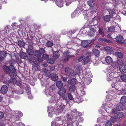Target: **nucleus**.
Returning <instances> with one entry per match:
<instances>
[{
    "label": "nucleus",
    "mask_w": 126,
    "mask_h": 126,
    "mask_svg": "<svg viewBox=\"0 0 126 126\" xmlns=\"http://www.w3.org/2000/svg\"><path fill=\"white\" fill-rule=\"evenodd\" d=\"M53 86H52L48 89L46 90L45 92L46 95L48 96H49L50 99L49 102L51 103H55L57 101V99L56 95L52 96L53 91Z\"/></svg>",
    "instance_id": "obj_1"
},
{
    "label": "nucleus",
    "mask_w": 126,
    "mask_h": 126,
    "mask_svg": "<svg viewBox=\"0 0 126 126\" xmlns=\"http://www.w3.org/2000/svg\"><path fill=\"white\" fill-rule=\"evenodd\" d=\"M114 107V106L113 105L111 104H108L107 105H105L104 106H102V108H103L105 110H106L104 113L106 112L108 113H111L112 114H114L116 112L117 110H115L114 109H113Z\"/></svg>",
    "instance_id": "obj_2"
},
{
    "label": "nucleus",
    "mask_w": 126,
    "mask_h": 126,
    "mask_svg": "<svg viewBox=\"0 0 126 126\" xmlns=\"http://www.w3.org/2000/svg\"><path fill=\"white\" fill-rule=\"evenodd\" d=\"M65 105L63 104H61L60 106H58V107H57L54 108V107H51L50 108V110L48 108V109L49 110H51V109H52V110L53 109L54 110V112H55V114H57L60 113L61 111H62L64 109Z\"/></svg>",
    "instance_id": "obj_3"
},
{
    "label": "nucleus",
    "mask_w": 126,
    "mask_h": 126,
    "mask_svg": "<svg viewBox=\"0 0 126 126\" xmlns=\"http://www.w3.org/2000/svg\"><path fill=\"white\" fill-rule=\"evenodd\" d=\"M3 69L4 71L7 74H9L11 71L12 73H14L15 71V69L14 67L12 65H10L9 67L7 66H4L3 67Z\"/></svg>",
    "instance_id": "obj_4"
},
{
    "label": "nucleus",
    "mask_w": 126,
    "mask_h": 126,
    "mask_svg": "<svg viewBox=\"0 0 126 126\" xmlns=\"http://www.w3.org/2000/svg\"><path fill=\"white\" fill-rule=\"evenodd\" d=\"M121 27L120 25L117 24L115 26L114 28L113 27L109 28L108 30L109 32L111 33H113L114 32H117L121 31Z\"/></svg>",
    "instance_id": "obj_5"
},
{
    "label": "nucleus",
    "mask_w": 126,
    "mask_h": 126,
    "mask_svg": "<svg viewBox=\"0 0 126 126\" xmlns=\"http://www.w3.org/2000/svg\"><path fill=\"white\" fill-rule=\"evenodd\" d=\"M115 73H116V72H115L114 73L112 72H110L109 73L107 74V80L108 81H110L113 78L114 76V74Z\"/></svg>",
    "instance_id": "obj_6"
},
{
    "label": "nucleus",
    "mask_w": 126,
    "mask_h": 126,
    "mask_svg": "<svg viewBox=\"0 0 126 126\" xmlns=\"http://www.w3.org/2000/svg\"><path fill=\"white\" fill-rule=\"evenodd\" d=\"M66 90L64 88H61L58 91V94L61 96H63L65 94Z\"/></svg>",
    "instance_id": "obj_7"
},
{
    "label": "nucleus",
    "mask_w": 126,
    "mask_h": 126,
    "mask_svg": "<svg viewBox=\"0 0 126 126\" xmlns=\"http://www.w3.org/2000/svg\"><path fill=\"white\" fill-rule=\"evenodd\" d=\"M119 70L122 73H126V65L125 64L121 65L119 66Z\"/></svg>",
    "instance_id": "obj_8"
},
{
    "label": "nucleus",
    "mask_w": 126,
    "mask_h": 126,
    "mask_svg": "<svg viewBox=\"0 0 126 126\" xmlns=\"http://www.w3.org/2000/svg\"><path fill=\"white\" fill-rule=\"evenodd\" d=\"M14 73H13L11 74V78L10 80V82H12L13 83H16V80L15 78L16 75Z\"/></svg>",
    "instance_id": "obj_9"
},
{
    "label": "nucleus",
    "mask_w": 126,
    "mask_h": 126,
    "mask_svg": "<svg viewBox=\"0 0 126 126\" xmlns=\"http://www.w3.org/2000/svg\"><path fill=\"white\" fill-rule=\"evenodd\" d=\"M8 88L7 86L6 85H3L1 88V92L3 94L6 93L8 91Z\"/></svg>",
    "instance_id": "obj_10"
},
{
    "label": "nucleus",
    "mask_w": 126,
    "mask_h": 126,
    "mask_svg": "<svg viewBox=\"0 0 126 126\" xmlns=\"http://www.w3.org/2000/svg\"><path fill=\"white\" fill-rule=\"evenodd\" d=\"M71 114L73 116H77L81 114L80 113L77 111L76 109H73L71 110Z\"/></svg>",
    "instance_id": "obj_11"
},
{
    "label": "nucleus",
    "mask_w": 126,
    "mask_h": 126,
    "mask_svg": "<svg viewBox=\"0 0 126 126\" xmlns=\"http://www.w3.org/2000/svg\"><path fill=\"white\" fill-rule=\"evenodd\" d=\"M116 42L120 44H122L123 43L122 41L123 38V37L121 35L119 36L116 38Z\"/></svg>",
    "instance_id": "obj_12"
},
{
    "label": "nucleus",
    "mask_w": 126,
    "mask_h": 126,
    "mask_svg": "<svg viewBox=\"0 0 126 126\" xmlns=\"http://www.w3.org/2000/svg\"><path fill=\"white\" fill-rule=\"evenodd\" d=\"M104 49L107 52L110 53V54H112L113 52L112 49L111 48L106 46L104 47Z\"/></svg>",
    "instance_id": "obj_13"
},
{
    "label": "nucleus",
    "mask_w": 126,
    "mask_h": 126,
    "mask_svg": "<svg viewBox=\"0 0 126 126\" xmlns=\"http://www.w3.org/2000/svg\"><path fill=\"white\" fill-rule=\"evenodd\" d=\"M105 60L108 64H110L112 63L113 60L112 58L110 56H107L105 58Z\"/></svg>",
    "instance_id": "obj_14"
},
{
    "label": "nucleus",
    "mask_w": 126,
    "mask_h": 126,
    "mask_svg": "<svg viewBox=\"0 0 126 126\" xmlns=\"http://www.w3.org/2000/svg\"><path fill=\"white\" fill-rule=\"evenodd\" d=\"M4 111L7 113L9 114H10L12 113V114L14 115V111L11 112V110L10 108L8 106H6L4 109Z\"/></svg>",
    "instance_id": "obj_15"
},
{
    "label": "nucleus",
    "mask_w": 126,
    "mask_h": 126,
    "mask_svg": "<svg viewBox=\"0 0 126 126\" xmlns=\"http://www.w3.org/2000/svg\"><path fill=\"white\" fill-rule=\"evenodd\" d=\"M88 35L90 36H93L94 35V30L93 28H90L88 31Z\"/></svg>",
    "instance_id": "obj_16"
},
{
    "label": "nucleus",
    "mask_w": 126,
    "mask_h": 126,
    "mask_svg": "<svg viewBox=\"0 0 126 126\" xmlns=\"http://www.w3.org/2000/svg\"><path fill=\"white\" fill-rule=\"evenodd\" d=\"M124 106L123 105L120 103L118 104L117 105L116 107V110L117 111L121 110L123 109Z\"/></svg>",
    "instance_id": "obj_17"
},
{
    "label": "nucleus",
    "mask_w": 126,
    "mask_h": 126,
    "mask_svg": "<svg viewBox=\"0 0 126 126\" xmlns=\"http://www.w3.org/2000/svg\"><path fill=\"white\" fill-rule=\"evenodd\" d=\"M6 53L4 51H1L0 52V60H2L6 56Z\"/></svg>",
    "instance_id": "obj_18"
},
{
    "label": "nucleus",
    "mask_w": 126,
    "mask_h": 126,
    "mask_svg": "<svg viewBox=\"0 0 126 126\" xmlns=\"http://www.w3.org/2000/svg\"><path fill=\"white\" fill-rule=\"evenodd\" d=\"M87 2V4L91 7H94L95 5V3L93 0H90L88 1Z\"/></svg>",
    "instance_id": "obj_19"
},
{
    "label": "nucleus",
    "mask_w": 126,
    "mask_h": 126,
    "mask_svg": "<svg viewBox=\"0 0 126 126\" xmlns=\"http://www.w3.org/2000/svg\"><path fill=\"white\" fill-rule=\"evenodd\" d=\"M26 92L27 94L28 95V98L30 99H32L33 98L31 94V93L30 92V89L29 88H27L26 89Z\"/></svg>",
    "instance_id": "obj_20"
},
{
    "label": "nucleus",
    "mask_w": 126,
    "mask_h": 126,
    "mask_svg": "<svg viewBox=\"0 0 126 126\" xmlns=\"http://www.w3.org/2000/svg\"><path fill=\"white\" fill-rule=\"evenodd\" d=\"M111 17L109 15H106L103 17V19L106 22L109 21Z\"/></svg>",
    "instance_id": "obj_21"
},
{
    "label": "nucleus",
    "mask_w": 126,
    "mask_h": 126,
    "mask_svg": "<svg viewBox=\"0 0 126 126\" xmlns=\"http://www.w3.org/2000/svg\"><path fill=\"white\" fill-rule=\"evenodd\" d=\"M64 0H60L57 1L56 2V4L57 5L60 7H62L63 6V4Z\"/></svg>",
    "instance_id": "obj_22"
},
{
    "label": "nucleus",
    "mask_w": 126,
    "mask_h": 126,
    "mask_svg": "<svg viewBox=\"0 0 126 126\" xmlns=\"http://www.w3.org/2000/svg\"><path fill=\"white\" fill-rule=\"evenodd\" d=\"M126 102V97L124 96L121 98L120 103L122 104H125Z\"/></svg>",
    "instance_id": "obj_23"
},
{
    "label": "nucleus",
    "mask_w": 126,
    "mask_h": 126,
    "mask_svg": "<svg viewBox=\"0 0 126 126\" xmlns=\"http://www.w3.org/2000/svg\"><path fill=\"white\" fill-rule=\"evenodd\" d=\"M51 107H51V106H50V107H48L47 108V111L49 112H49L48 116L50 117H52V113L53 112H54V113H55V112H54V110H53V109L52 110V109H51V110H49L48 109V108H49V109L50 110V108Z\"/></svg>",
    "instance_id": "obj_24"
},
{
    "label": "nucleus",
    "mask_w": 126,
    "mask_h": 126,
    "mask_svg": "<svg viewBox=\"0 0 126 126\" xmlns=\"http://www.w3.org/2000/svg\"><path fill=\"white\" fill-rule=\"evenodd\" d=\"M100 53L99 51L98 50H94L93 51V54L96 57H98L99 56Z\"/></svg>",
    "instance_id": "obj_25"
},
{
    "label": "nucleus",
    "mask_w": 126,
    "mask_h": 126,
    "mask_svg": "<svg viewBox=\"0 0 126 126\" xmlns=\"http://www.w3.org/2000/svg\"><path fill=\"white\" fill-rule=\"evenodd\" d=\"M89 44V42L88 41H82L81 43V45L82 46L85 47H87Z\"/></svg>",
    "instance_id": "obj_26"
},
{
    "label": "nucleus",
    "mask_w": 126,
    "mask_h": 126,
    "mask_svg": "<svg viewBox=\"0 0 126 126\" xmlns=\"http://www.w3.org/2000/svg\"><path fill=\"white\" fill-rule=\"evenodd\" d=\"M43 72L45 75L47 76H49L50 75L49 71L47 69H44Z\"/></svg>",
    "instance_id": "obj_27"
},
{
    "label": "nucleus",
    "mask_w": 126,
    "mask_h": 126,
    "mask_svg": "<svg viewBox=\"0 0 126 126\" xmlns=\"http://www.w3.org/2000/svg\"><path fill=\"white\" fill-rule=\"evenodd\" d=\"M90 59L88 56H87L83 59V62L84 64L90 62Z\"/></svg>",
    "instance_id": "obj_28"
},
{
    "label": "nucleus",
    "mask_w": 126,
    "mask_h": 126,
    "mask_svg": "<svg viewBox=\"0 0 126 126\" xmlns=\"http://www.w3.org/2000/svg\"><path fill=\"white\" fill-rule=\"evenodd\" d=\"M51 77L52 80L54 81H56L58 78V76L55 74H52L51 75Z\"/></svg>",
    "instance_id": "obj_29"
},
{
    "label": "nucleus",
    "mask_w": 126,
    "mask_h": 126,
    "mask_svg": "<svg viewBox=\"0 0 126 126\" xmlns=\"http://www.w3.org/2000/svg\"><path fill=\"white\" fill-rule=\"evenodd\" d=\"M115 56L120 58H121L123 57V54L121 52H117L115 53Z\"/></svg>",
    "instance_id": "obj_30"
},
{
    "label": "nucleus",
    "mask_w": 126,
    "mask_h": 126,
    "mask_svg": "<svg viewBox=\"0 0 126 126\" xmlns=\"http://www.w3.org/2000/svg\"><path fill=\"white\" fill-rule=\"evenodd\" d=\"M85 83L87 85L89 84L91 81V79L90 78H87L85 79Z\"/></svg>",
    "instance_id": "obj_31"
},
{
    "label": "nucleus",
    "mask_w": 126,
    "mask_h": 126,
    "mask_svg": "<svg viewBox=\"0 0 126 126\" xmlns=\"http://www.w3.org/2000/svg\"><path fill=\"white\" fill-rule=\"evenodd\" d=\"M56 86L58 88H59L63 86V84L62 82L60 81H57L56 83Z\"/></svg>",
    "instance_id": "obj_32"
},
{
    "label": "nucleus",
    "mask_w": 126,
    "mask_h": 126,
    "mask_svg": "<svg viewBox=\"0 0 126 126\" xmlns=\"http://www.w3.org/2000/svg\"><path fill=\"white\" fill-rule=\"evenodd\" d=\"M123 116L124 114L122 112H119L117 114L116 117L118 119H120Z\"/></svg>",
    "instance_id": "obj_33"
},
{
    "label": "nucleus",
    "mask_w": 126,
    "mask_h": 126,
    "mask_svg": "<svg viewBox=\"0 0 126 126\" xmlns=\"http://www.w3.org/2000/svg\"><path fill=\"white\" fill-rule=\"evenodd\" d=\"M70 82V84L72 85H73L75 84L76 83V79L75 78H72L71 79Z\"/></svg>",
    "instance_id": "obj_34"
},
{
    "label": "nucleus",
    "mask_w": 126,
    "mask_h": 126,
    "mask_svg": "<svg viewBox=\"0 0 126 126\" xmlns=\"http://www.w3.org/2000/svg\"><path fill=\"white\" fill-rule=\"evenodd\" d=\"M20 55L21 58L23 59H25L27 57L26 54L23 52H21L20 53Z\"/></svg>",
    "instance_id": "obj_35"
},
{
    "label": "nucleus",
    "mask_w": 126,
    "mask_h": 126,
    "mask_svg": "<svg viewBox=\"0 0 126 126\" xmlns=\"http://www.w3.org/2000/svg\"><path fill=\"white\" fill-rule=\"evenodd\" d=\"M69 91L70 92H74L76 91V89L75 86L72 85L70 86L69 87Z\"/></svg>",
    "instance_id": "obj_36"
},
{
    "label": "nucleus",
    "mask_w": 126,
    "mask_h": 126,
    "mask_svg": "<svg viewBox=\"0 0 126 126\" xmlns=\"http://www.w3.org/2000/svg\"><path fill=\"white\" fill-rule=\"evenodd\" d=\"M15 116L19 115L20 116H23V114L22 113L19 111V112L18 111H14V114Z\"/></svg>",
    "instance_id": "obj_37"
},
{
    "label": "nucleus",
    "mask_w": 126,
    "mask_h": 126,
    "mask_svg": "<svg viewBox=\"0 0 126 126\" xmlns=\"http://www.w3.org/2000/svg\"><path fill=\"white\" fill-rule=\"evenodd\" d=\"M59 57L58 52L57 51H56L53 53V57L54 59H56Z\"/></svg>",
    "instance_id": "obj_38"
},
{
    "label": "nucleus",
    "mask_w": 126,
    "mask_h": 126,
    "mask_svg": "<svg viewBox=\"0 0 126 126\" xmlns=\"http://www.w3.org/2000/svg\"><path fill=\"white\" fill-rule=\"evenodd\" d=\"M117 94H124L126 93V90L125 89L123 90L122 91L117 90Z\"/></svg>",
    "instance_id": "obj_39"
},
{
    "label": "nucleus",
    "mask_w": 126,
    "mask_h": 126,
    "mask_svg": "<svg viewBox=\"0 0 126 126\" xmlns=\"http://www.w3.org/2000/svg\"><path fill=\"white\" fill-rule=\"evenodd\" d=\"M79 8H77L76 10H75L74 12H73L71 15V16L72 17H73L75 16L76 14L78 13V12Z\"/></svg>",
    "instance_id": "obj_40"
},
{
    "label": "nucleus",
    "mask_w": 126,
    "mask_h": 126,
    "mask_svg": "<svg viewBox=\"0 0 126 126\" xmlns=\"http://www.w3.org/2000/svg\"><path fill=\"white\" fill-rule=\"evenodd\" d=\"M122 81H126V74L122 75L120 77Z\"/></svg>",
    "instance_id": "obj_41"
},
{
    "label": "nucleus",
    "mask_w": 126,
    "mask_h": 126,
    "mask_svg": "<svg viewBox=\"0 0 126 126\" xmlns=\"http://www.w3.org/2000/svg\"><path fill=\"white\" fill-rule=\"evenodd\" d=\"M18 44L20 47H23L24 46L25 43L22 41H19L18 42Z\"/></svg>",
    "instance_id": "obj_42"
},
{
    "label": "nucleus",
    "mask_w": 126,
    "mask_h": 126,
    "mask_svg": "<svg viewBox=\"0 0 126 126\" xmlns=\"http://www.w3.org/2000/svg\"><path fill=\"white\" fill-rule=\"evenodd\" d=\"M98 32L99 33V34L100 35H101L102 36H104V32L103 31V30L102 29L99 28V29L98 31Z\"/></svg>",
    "instance_id": "obj_43"
},
{
    "label": "nucleus",
    "mask_w": 126,
    "mask_h": 126,
    "mask_svg": "<svg viewBox=\"0 0 126 126\" xmlns=\"http://www.w3.org/2000/svg\"><path fill=\"white\" fill-rule=\"evenodd\" d=\"M27 52L28 54L31 55L33 54L34 52L32 49H29L27 50Z\"/></svg>",
    "instance_id": "obj_44"
},
{
    "label": "nucleus",
    "mask_w": 126,
    "mask_h": 126,
    "mask_svg": "<svg viewBox=\"0 0 126 126\" xmlns=\"http://www.w3.org/2000/svg\"><path fill=\"white\" fill-rule=\"evenodd\" d=\"M117 63L119 65H122V64H123V61H122V60L121 59H118L117 61Z\"/></svg>",
    "instance_id": "obj_45"
},
{
    "label": "nucleus",
    "mask_w": 126,
    "mask_h": 126,
    "mask_svg": "<svg viewBox=\"0 0 126 126\" xmlns=\"http://www.w3.org/2000/svg\"><path fill=\"white\" fill-rule=\"evenodd\" d=\"M115 11L114 9H112L110 11L109 14L111 16H113L115 14Z\"/></svg>",
    "instance_id": "obj_46"
},
{
    "label": "nucleus",
    "mask_w": 126,
    "mask_h": 126,
    "mask_svg": "<svg viewBox=\"0 0 126 126\" xmlns=\"http://www.w3.org/2000/svg\"><path fill=\"white\" fill-rule=\"evenodd\" d=\"M85 92L84 90H82L80 91L79 94V97H82L85 94Z\"/></svg>",
    "instance_id": "obj_47"
},
{
    "label": "nucleus",
    "mask_w": 126,
    "mask_h": 126,
    "mask_svg": "<svg viewBox=\"0 0 126 126\" xmlns=\"http://www.w3.org/2000/svg\"><path fill=\"white\" fill-rule=\"evenodd\" d=\"M40 53L38 50H37L35 52V56L37 57H40L41 56V55Z\"/></svg>",
    "instance_id": "obj_48"
},
{
    "label": "nucleus",
    "mask_w": 126,
    "mask_h": 126,
    "mask_svg": "<svg viewBox=\"0 0 126 126\" xmlns=\"http://www.w3.org/2000/svg\"><path fill=\"white\" fill-rule=\"evenodd\" d=\"M47 46L48 47H51L53 45V43L51 41H49L47 42L46 43Z\"/></svg>",
    "instance_id": "obj_49"
},
{
    "label": "nucleus",
    "mask_w": 126,
    "mask_h": 126,
    "mask_svg": "<svg viewBox=\"0 0 126 126\" xmlns=\"http://www.w3.org/2000/svg\"><path fill=\"white\" fill-rule=\"evenodd\" d=\"M72 2L71 0H66V5L67 6H68Z\"/></svg>",
    "instance_id": "obj_50"
},
{
    "label": "nucleus",
    "mask_w": 126,
    "mask_h": 126,
    "mask_svg": "<svg viewBox=\"0 0 126 126\" xmlns=\"http://www.w3.org/2000/svg\"><path fill=\"white\" fill-rule=\"evenodd\" d=\"M79 8L78 12L79 13L80 11H82V10L83 9V8L81 7V6L80 5H79L78 6V7L77 8Z\"/></svg>",
    "instance_id": "obj_51"
},
{
    "label": "nucleus",
    "mask_w": 126,
    "mask_h": 126,
    "mask_svg": "<svg viewBox=\"0 0 126 126\" xmlns=\"http://www.w3.org/2000/svg\"><path fill=\"white\" fill-rule=\"evenodd\" d=\"M115 19H116L118 21H120L121 20V19L119 15H116V16L115 17Z\"/></svg>",
    "instance_id": "obj_52"
},
{
    "label": "nucleus",
    "mask_w": 126,
    "mask_h": 126,
    "mask_svg": "<svg viewBox=\"0 0 126 126\" xmlns=\"http://www.w3.org/2000/svg\"><path fill=\"white\" fill-rule=\"evenodd\" d=\"M105 126H112V123L110 121L107 122L105 125Z\"/></svg>",
    "instance_id": "obj_53"
},
{
    "label": "nucleus",
    "mask_w": 126,
    "mask_h": 126,
    "mask_svg": "<svg viewBox=\"0 0 126 126\" xmlns=\"http://www.w3.org/2000/svg\"><path fill=\"white\" fill-rule=\"evenodd\" d=\"M48 62L49 63L53 64L54 62V60L52 59H49L48 60Z\"/></svg>",
    "instance_id": "obj_54"
},
{
    "label": "nucleus",
    "mask_w": 126,
    "mask_h": 126,
    "mask_svg": "<svg viewBox=\"0 0 126 126\" xmlns=\"http://www.w3.org/2000/svg\"><path fill=\"white\" fill-rule=\"evenodd\" d=\"M67 126H73L72 122L71 120L68 121Z\"/></svg>",
    "instance_id": "obj_55"
},
{
    "label": "nucleus",
    "mask_w": 126,
    "mask_h": 126,
    "mask_svg": "<svg viewBox=\"0 0 126 126\" xmlns=\"http://www.w3.org/2000/svg\"><path fill=\"white\" fill-rule=\"evenodd\" d=\"M81 68L80 67L78 68V69L76 68V71L77 73V74H79L80 73V71L81 70Z\"/></svg>",
    "instance_id": "obj_56"
},
{
    "label": "nucleus",
    "mask_w": 126,
    "mask_h": 126,
    "mask_svg": "<svg viewBox=\"0 0 126 126\" xmlns=\"http://www.w3.org/2000/svg\"><path fill=\"white\" fill-rule=\"evenodd\" d=\"M43 58L45 59H47L49 57V56L46 54H44L42 56Z\"/></svg>",
    "instance_id": "obj_57"
},
{
    "label": "nucleus",
    "mask_w": 126,
    "mask_h": 126,
    "mask_svg": "<svg viewBox=\"0 0 126 126\" xmlns=\"http://www.w3.org/2000/svg\"><path fill=\"white\" fill-rule=\"evenodd\" d=\"M84 56H81L78 59V61L79 62H81L82 61V60L84 59Z\"/></svg>",
    "instance_id": "obj_58"
},
{
    "label": "nucleus",
    "mask_w": 126,
    "mask_h": 126,
    "mask_svg": "<svg viewBox=\"0 0 126 126\" xmlns=\"http://www.w3.org/2000/svg\"><path fill=\"white\" fill-rule=\"evenodd\" d=\"M68 97L71 100H72L73 99V98L71 94L70 93H69L68 94Z\"/></svg>",
    "instance_id": "obj_59"
},
{
    "label": "nucleus",
    "mask_w": 126,
    "mask_h": 126,
    "mask_svg": "<svg viewBox=\"0 0 126 126\" xmlns=\"http://www.w3.org/2000/svg\"><path fill=\"white\" fill-rule=\"evenodd\" d=\"M38 51L41 55H42L43 53H44L45 52L44 49L43 48H41Z\"/></svg>",
    "instance_id": "obj_60"
},
{
    "label": "nucleus",
    "mask_w": 126,
    "mask_h": 126,
    "mask_svg": "<svg viewBox=\"0 0 126 126\" xmlns=\"http://www.w3.org/2000/svg\"><path fill=\"white\" fill-rule=\"evenodd\" d=\"M67 77H65L62 76L61 77V78L63 80L64 82H66L67 81Z\"/></svg>",
    "instance_id": "obj_61"
},
{
    "label": "nucleus",
    "mask_w": 126,
    "mask_h": 126,
    "mask_svg": "<svg viewBox=\"0 0 126 126\" xmlns=\"http://www.w3.org/2000/svg\"><path fill=\"white\" fill-rule=\"evenodd\" d=\"M65 70L66 72L68 73L70 71V69L69 67H67L65 68Z\"/></svg>",
    "instance_id": "obj_62"
},
{
    "label": "nucleus",
    "mask_w": 126,
    "mask_h": 126,
    "mask_svg": "<svg viewBox=\"0 0 126 126\" xmlns=\"http://www.w3.org/2000/svg\"><path fill=\"white\" fill-rule=\"evenodd\" d=\"M63 100H65L67 103L68 102V100L67 97L65 96L64 95L63 96Z\"/></svg>",
    "instance_id": "obj_63"
},
{
    "label": "nucleus",
    "mask_w": 126,
    "mask_h": 126,
    "mask_svg": "<svg viewBox=\"0 0 126 126\" xmlns=\"http://www.w3.org/2000/svg\"><path fill=\"white\" fill-rule=\"evenodd\" d=\"M10 94H11V96H13L14 95L16 94V93L14 91H13L12 92H10Z\"/></svg>",
    "instance_id": "obj_64"
}]
</instances>
